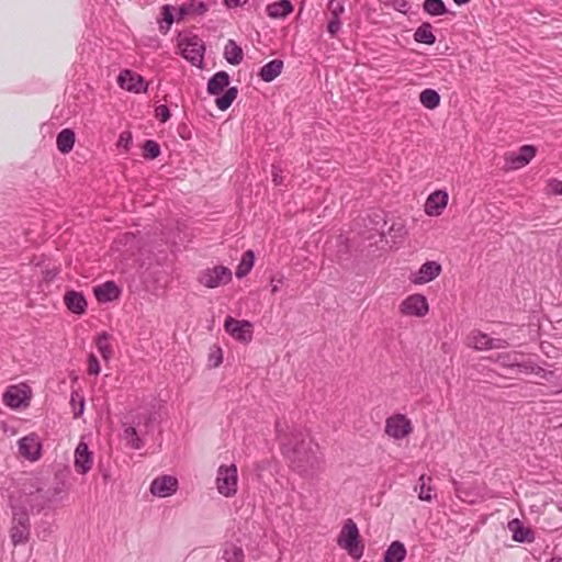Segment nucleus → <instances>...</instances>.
Here are the masks:
<instances>
[{
  "label": "nucleus",
  "mask_w": 562,
  "mask_h": 562,
  "mask_svg": "<svg viewBox=\"0 0 562 562\" xmlns=\"http://www.w3.org/2000/svg\"><path fill=\"white\" fill-rule=\"evenodd\" d=\"M238 470L236 464H222L216 472L215 487L224 497H233L237 493Z\"/></svg>",
  "instance_id": "7ed1b4c3"
},
{
  "label": "nucleus",
  "mask_w": 562,
  "mask_h": 562,
  "mask_svg": "<svg viewBox=\"0 0 562 562\" xmlns=\"http://www.w3.org/2000/svg\"><path fill=\"white\" fill-rule=\"evenodd\" d=\"M182 56L194 66H201L204 59V46L196 37L181 43Z\"/></svg>",
  "instance_id": "dca6fc26"
},
{
  "label": "nucleus",
  "mask_w": 562,
  "mask_h": 562,
  "mask_svg": "<svg viewBox=\"0 0 562 562\" xmlns=\"http://www.w3.org/2000/svg\"><path fill=\"white\" fill-rule=\"evenodd\" d=\"M282 69L283 61L280 59H273L261 67L259 71V77L265 82H271L282 72Z\"/></svg>",
  "instance_id": "4be33fe9"
},
{
  "label": "nucleus",
  "mask_w": 562,
  "mask_h": 562,
  "mask_svg": "<svg viewBox=\"0 0 562 562\" xmlns=\"http://www.w3.org/2000/svg\"><path fill=\"white\" fill-rule=\"evenodd\" d=\"M65 493V488L63 484H58L47 491L46 502H55L58 499V496Z\"/></svg>",
  "instance_id": "a18cd8bd"
},
{
  "label": "nucleus",
  "mask_w": 562,
  "mask_h": 562,
  "mask_svg": "<svg viewBox=\"0 0 562 562\" xmlns=\"http://www.w3.org/2000/svg\"><path fill=\"white\" fill-rule=\"evenodd\" d=\"M116 244L125 247L126 251L133 252L138 248L139 241L133 233H126L116 240Z\"/></svg>",
  "instance_id": "ea45409f"
},
{
  "label": "nucleus",
  "mask_w": 562,
  "mask_h": 562,
  "mask_svg": "<svg viewBox=\"0 0 562 562\" xmlns=\"http://www.w3.org/2000/svg\"><path fill=\"white\" fill-rule=\"evenodd\" d=\"M67 308L75 314H83L87 310V301L80 292L69 291L64 297Z\"/></svg>",
  "instance_id": "aec40b11"
},
{
  "label": "nucleus",
  "mask_w": 562,
  "mask_h": 562,
  "mask_svg": "<svg viewBox=\"0 0 562 562\" xmlns=\"http://www.w3.org/2000/svg\"><path fill=\"white\" fill-rule=\"evenodd\" d=\"M237 93L238 91L236 87H232L228 90H226V92L222 97L216 99L215 103L217 108L222 111L227 110L232 105L233 101L236 99Z\"/></svg>",
  "instance_id": "e433bc0d"
},
{
  "label": "nucleus",
  "mask_w": 562,
  "mask_h": 562,
  "mask_svg": "<svg viewBox=\"0 0 562 562\" xmlns=\"http://www.w3.org/2000/svg\"><path fill=\"white\" fill-rule=\"evenodd\" d=\"M156 116L157 119L161 122V123H165L169 120L170 117V112H169V109L167 105H159L156 108Z\"/></svg>",
  "instance_id": "09e8293b"
},
{
  "label": "nucleus",
  "mask_w": 562,
  "mask_h": 562,
  "mask_svg": "<svg viewBox=\"0 0 562 562\" xmlns=\"http://www.w3.org/2000/svg\"><path fill=\"white\" fill-rule=\"evenodd\" d=\"M406 557V548L400 541H393L384 553V562H402Z\"/></svg>",
  "instance_id": "bb28decb"
},
{
  "label": "nucleus",
  "mask_w": 562,
  "mask_h": 562,
  "mask_svg": "<svg viewBox=\"0 0 562 562\" xmlns=\"http://www.w3.org/2000/svg\"><path fill=\"white\" fill-rule=\"evenodd\" d=\"M456 4L458 5H462V4H465L468 2H470L471 0H453Z\"/></svg>",
  "instance_id": "bf43d9fd"
},
{
  "label": "nucleus",
  "mask_w": 562,
  "mask_h": 562,
  "mask_svg": "<svg viewBox=\"0 0 562 562\" xmlns=\"http://www.w3.org/2000/svg\"><path fill=\"white\" fill-rule=\"evenodd\" d=\"M341 27V22L339 18H330L328 24H327V31L335 35Z\"/></svg>",
  "instance_id": "8fccbe9b"
},
{
  "label": "nucleus",
  "mask_w": 562,
  "mask_h": 562,
  "mask_svg": "<svg viewBox=\"0 0 562 562\" xmlns=\"http://www.w3.org/2000/svg\"><path fill=\"white\" fill-rule=\"evenodd\" d=\"M18 447L19 453L30 461H36L41 458L42 443L34 432L19 439Z\"/></svg>",
  "instance_id": "f8f14e48"
},
{
  "label": "nucleus",
  "mask_w": 562,
  "mask_h": 562,
  "mask_svg": "<svg viewBox=\"0 0 562 562\" xmlns=\"http://www.w3.org/2000/svg\"><path fill=\"white\" fill-rule=\"evenodd\" d=\"M229 83V76L225 71L216 72L207 82L210 94L217 95L224 91Z\"/></svg>",
  "instance_id": "b1692460"
},
{
  "label": "nucleus",
  "mask_w": 562,
  "mask_h": 562,
  "mask_svg": "<svg viewBox=\"0 0 562 562\" xmlns=\"http://www.w3.org/2000/svg\"><path fill=\"white\" fill-rule=\"evenodd\" d=\"M164 13V20L167 22L168 25H170L173 22V16L171 12V7L165 5L162 8Z\"/></svg>",
  "instance_id": "864d4df0"
},
{
  "label": "nucleus",
  "mask_w": 562,
  "mask_h": 562,
  "mask_svg": "<svg viewBox=\"0 0 562 562\" xmlns=\"http://www.w3.org/2000/svg\"><path fill=\"white\" fill-rule=\"evenodd\" d=\"M101 371L100 363L93 353L88 357V373L98 375Z\"/></svg>",
  "instance_id": "de8ad7c7"
},
{
  "label": "nucleus",
  "mask_w": 562,
  "mask_h": 562,
  "mask_svg": "<svg viewBox=\"0 0 562 562\" xmlns=\"http://www.w3.org/2000/svg\"><path fill=\"white\" fill-rule=\"evenodd\" d=\"M123 438L126 443L135 450H138L143 447V440L138 437L136 428L133 426H128L123 431Z\"/></svg>",
  "instance_id": "c9c22d12"
},
{
  "label": "nucleus",
  "mask_w": 562,
  "mask_h": 562,
  "mask_svg": "<svg viewBox=\"0 0 562 562\" xmlns=\"http://www.w3.org/2000/svg\"><path fill=\"white\" fill-rule=\"evenodd\" d=\"M224 328L237 341L248 344L252 339L254 327L249 321H239L227 316Z\"/></svg>",
  "instance_id": "9d476101"
},
{
  "label": "nucleus",
  "mask_w": 562,
  "mask_h": 562,
  "mask_svg": "<svg viewBox=\"0 0 562 562\" xmlns=\"http://www.w3.org/2000/svg\"><path fill=\"white\" fill-rule=\"evenodd\" d=\"M209 360L212 362L213 367H218L223 361L221 349L217 348L213 353H211Z\"/></svg>",
  "instance_id": "3c124183"
},
{
  "label": "nucleus",
  "mask_w": 562,
  "mask_h": 562,
  "mask_svg": "<svg viewBox=\"0 0 562 562\" xmlns=\"http://www.w3.org/2000/svg\"><path fill=\"white\" fill-rule=\"evenodd\" d=\"M467 345L476 350L504 349L509 342L503 338H492L487 334L480 330H473L467 338Z\"/></svg>",
  "instance_id": "6e6552de"
},
{
  "label": "nucleus",
  "mask_w": 562,
  "mask_h": 562,
  "mask_svg": "<svg viewBox=\"0 0 562 562\" xmlns=\"http://www.w3.org/2000/svg\"><path fill=\"white\" fill-rule=\"evenodd\" d=\"M132 140H133V137H132V133L131 132H128V131L122 132L120 134V137H119V140H117V146L120 148L128 150V148H130V146L132 144Z\"/></svg>",
  "instance_id": "49530a36"
},
{
  "label": "nucleus",
  "mask_w": 562,
  "mask_h": 562,
  "mask_svg": "<svg viewBox=\"0 0 562 562\" xmlns=\"http://www.w3.org/2000/svg\"><path fill=\"white\" fill-rule=\"evenodd\" d=\"M95 345L102 358L108 361L112 357V348L110 345V336L106 333L100 334L95 339Z\"/></svg>",
  "instance_id": "473e14b6"
},
{
  "label": "nucleus",
  "mask_w": 562,
  "mask_h": 562,
  "mask_svg": "<svg viewBox=\"0 0 562 562\" xmlns=\"http://www.w3.org/2000/svg\"><path fill=\"white\" fill-rule=\"evenodd\" d=\"M508 529L513 532V539L517 542H530L533 540L531 530L524 527L519 519L510 520Z\"/></svg>",
  "instance_id": "5701e85b"
},
{
  "label": "nucleus",
  "mask_w": 562,
  "mask_h": 562,
  "mask_svg": "<svg viewBox=\"0 0 562 562\" xmlns=\"http://www.w3.org/2000/svg\"><path fill=\"white\" fill-rule=\"evenodd\" d=\"M247 0H225V3L229 8L239 7L244 4Z\"/></svg>",
  "instance_id": "4d7b16f0"
},
{
  "label": "nucleus",
  "mask_w": 562,
  "mask_h": 562,
  "mask_svg": "<svg viewBox=\"0 0 562 562\" xmlns=\"http://www.w3.org/2000/svg\"><path fill=\"white\" fill-rule=\"evenodd\" d=\"M207 10V7L204 2L198 1V2H190L184 3L179 8V14L181 16L188 15V14H203Z\"/></svg>",
  "instance_id": "72a5a7b5"
},
{
  "label": "nucleus",
  "mask_w": 562,
  "mask_h": 562,
  "mask_svg": "<svg viewBox=\"0 0 562 562\" xmlns=\"http://www.w3.org/2000/svg\"><path fill=\"white\" fill-rule=\"evenodd\" d=\"M448 193L436 191L431 193L425 203V212L429 216H439L448 204Z\"/></svg>",
  "instance_id": "6ab92c4d"
},
{
  "label": "nucleus",
  "mask_w": 562,
  "mask_h": 562,
  "mask_svg": "<svg viewBox=\"0 0 562 562\" xmlns=\"http://www.w3.org/2000/svg\"><path fill=\"white\" fill-rule=\"evenodd\" d=\"M10 539L14 547L25 544L31 537V520L25 508H13Z\"/></svg>",
  "instance_id": "f03ea898"
},
{
  "label": "nucleus",
  "mask_w": 562,
  "mask_h": 562,
  "mask_svg": "<svg viewBox=\"0 0 562 562\" xmlns=\"http://www.w3.org/2000/svg\"><path fill=\"white\" fill-rule=\"evenodd\" d=\"M414 38L418 43L432 45L436 42V36L432 33V27L429 23H423L414 33Z\"/></svg>",
  "instance_id": "c756f323"
},
{
  "label": "nucleus",
  "mask_w": 562,
  "mask_h": 562,
  "mask_svg": "<svg viewBox=\"0 0 562 562\" xmlns=\"http://www.w3.org/2000/svg\"><path fill=\"white\" fill-rule=\"evenodd\" d=\"M551 562H562V558L552 559Z\"/></svg>",
  "instance_id": "680f3d73"
},
{
  "label": "nucleus",
  "mask_w": 562,
  "mask_h": 562,
  "mask_svg": "<svg viewBox=\"0 0 562 562\" xmlns=\"http://www.w3.org/2000/svg\"><path fill=\"white\" fill-rule=\"evenodd\" d=\"M384 431L389 437L401 440L413 432V425L406 415L394 414L386 418Z\"/></svg>",
  "instance_id": "0eeeda50"
},
{
  "label": "nucleus",
  "mask_w": 562,
  "mask_h": 562,
  "mask_svg": "<svg viewBox=\"0 0 562 562\" xmlns=\"http://www.w3.org/2000/svg\"><path fill=\"white\" fill-rule=\"evenodd\" d=\"M430 482L431 477H427L423 474L418 480V485L415 487V491L418 493V498L423 502H431L434 499V488L430 485Z\"/></svg>",
  "instance_id": "cd10ccee"
},
{
  "label": "nucleus",
  "mask_w": 562,
  "mask_h": 562,
  "mask_svg": "<svg viewBox=\"0 0 562 562\" xmlns=\"http://www.w3.org/2000/svg\"><path fill=\"white\" fill-rule=\"evenodd\" d=\"M198 280L205 288L215 289L232 280V271L224 266L206 268L200 272Z\"/></svg>",
  "instance_id": "39448f33"
},
{
  "label": "nucleus",
  "mask_w": 562,
  "mask_h": 562,
  "mask_svg": "<svg viewBox=\"0 0 562 562\" xmlns=\"http://www.w3.org/2000/svg\"><path fill=\"white\" fill-rule=\"evenodd\" d=\"M30 485H31V487H34V491L32 488H30V490L24 488L25 494L33 495L34 492L41 491V488L38 486H36L35 484L31 483Z\"/></svg>",
  "instance_id": "13d9d810"
},
{
  "label": "nucleus",
  "mask_w": 562,
  "mask_h": 562,
  "mask_svg": "<svg viewBox=\"0 0 562 562\" xmlns=\"http://www.w3.org/2000/svg\"><path fill=\"white\" fill-rule=\"evenodd\" d=\"M419 101L426 109L434 110L440 103V95L434 89H425L419 94Z\"/></svg>",
  "instance_id": "2f4dec72"
},
{
  "label": "nucleus",
  "mask_w": 562,
  "mask_h": 562,
  "mask_svg": "<svg viewBox=\"0 0 562 562\" xmlns=\"http://www.w3.org/2000/svg\"><path fill=\"white\" fill-rule=\"evenodd\" d=\"M94 295L100 302H110L119 297L120 290L114 282L108 281L94 288Z\"/></svg>",
  "instance_id": "412c9836"
},
{
  "label": "nucleus",
  "mask_w": 562,
  "mask_h": 562,
  "mask_svg": "<svg viewBox=\"0 0 562 562\" xmlns=\"http://www.w3.org/2000/svg\"><path fill=\"white\" fill-rule=\"evenodd\" d=\"M516 367L519 369L520 372L526 373V374L539 373L540 371H542V369L540 367H537L532 362H524V363L517 362Z\"/></svg>",
  "instance_id": "c03bdc74"
},
{
  "label": "nucleus",
  "mask_w": 562,
  "mask_h": 562,
  "mask_svg": "<svg viewBox=\"0 0 562 562\" xmlns=\"http://www.w3.org/2000/svg\"><path fill=\"white\" fill-rule=\"evenodd\" d=\"M272 181L276 186H280L283 183L282 171L279 167L273 166L272 170Z\"/></svg>",
  "instance_id": "603ef678"
},
{
  "label": "nucleus",
  "mask_w": 562,
  "mask_h": 562,
  "mask_svg": "<svg viewBox=\"0 0 562 562\" xmlns=\"http://www.w3.org/2000/svg\"><path fill=\"white\" fill-rule=\"evenodd\" d=\"M516 353H502L498 355L497 361L504 367H516Z\"/></svg>",
  "instance_id": "37998d69"
},
{
  "label": "nucleus",
  "mask_w": 562,
  "mask_h": 562,
  "mask_svg": "<svg viewBox=\"0 0 562 562\" xmlns=\"http://www.w3.org/2000/svg\"><path fill=\"white\" fill-rule=\"evenodd\" d=\"M424 10L430 15H442L447 9L442 0H425Z\"/></svg>",
  "instance_id": "4c0bfd02"
},
{
  "label": "nucleus",
  "mask_w": 562,
  "mask_h": 562,
  "mask_svg": "<svg viewBox=\"0 0 562 562\" xmlns=\"http://www.w3.org/2000/svg\"><path fill=\"white\" fill-rule=\"evenodd\" d=\"M56 145L60 153L68 154L72 150L75 145V133L70 128H65L58 133Z\"/></svg>",
  "instance_id": "a878e982"
},
{
  "label": "nucleus",
  "mask_w": 562,
  "mask_h": 562,
  "mask_svg": "<svg viewBox=\"0 0 562 562\" xmlns=\"http://www.w3.org/2000/svg\"><path fill=\"white\" fill-rule=\"evenodd\" d=\"M327 10L330 18H339L345 12V0H328Z\"/></svg>",
  "instance_id": "a19ab883"
},
{
  "label": "nucleus",
  "mask_w": 562,
  "mask_h": 562,
  "mask_svg": "<svg viewBox=\"0 0 562 562\" xmlns=\"http://www.w3.org/2000/svg\"><path fill=\"white\" fill-rule=\"evenodd\" d=\"M254 262H255V254L252 250H247L244 255H243V258L236 269V277L238 279H241L244 278L245 276H247L250 270L252 269L254 267Z\"/></svg>",
  "instance_id": "7c9ffc66"
},
{
  "label": "nucleus",
  "mask_w": 562,
  "mask_h": 562,
  "mask_svg": "<svg viewBox=\"0 0 562 562\" xmlns=\"http://www.w3.org/2000/svg\"><path fill=\"white\" fill-rule=\"evenodd\" d=\"M442 267L437 261H426L414 273L411 274L409 280L412 283L422 285L431 282L440 276Z\"/></svg>",
  "instance_id": "ddd939ff"
},
{
  "label": "nucleus",
  "mask_w": 562,
  "mask_h": 562,
  "mask_svg": "<svg viewBox=\"0 0 562 562\" xmlns=\"http://www.w3.org/2000/svg\"><path fill=\"white\" fill-rule=\"evenodd\" d=\"M283 282V277H280L279 279L272 278L271 279V292L277 293L279 291L280 284Z\"/></svg>",
  "instance_id": "5fc2aeb1"
},
{
  "label": "nucleus",
  "mask_w": 562,
  "mask_h": 562,
  "mask_svg": "<svg viewBox=\"0 0 562 562\" xmlns=\"http://www.w3.org/2000/svg\"><path fill=\"white\" fill-rule=\"evenodd\" d=\"M552 192L555 194H562V181L553 180L551 183Z\"/></svg>",
  "instance_id": "6e6d98bb"
},
{
  "label": "nucleus",
  "mask_w": 562,
  "mask_h": 562,
  "mask_svg": "<svg viewBox=\"0 0 562 562\" xmlns=\"http://www.w3.org/2000/svg\"><path fill=\"white\" fill-rule=\"evenodd\" d=\"M293 10V5L289 0H280L267 7V14L273 19L285 18Z\"/></svg>",
  "instance_id": "393cba45"
},
{
  "label": "nucleus",
  "mask_w": 562,
  "mask_h": 562,
  "mask_svg": "<svg viewBox=\"0 0 562 562\" xmlns=\"http://www.w3.org/2000/svg\"><path fill=\"white\" fill-rule=\"evenodd\" d=\"M337 543L352 558L359 559L363 553V547L359 543L358 527L351 519H348L341 528Z\"/></svg>",
  "instance_id": "20e7f679"
},
{
  "label": "nucleus",
  "mask_w": 562,
  "mask_h": 562,
  "mask_svg": "<svg viewBox=\"0 0 562 562\" xmlns=\"http://www.w3.org/2000/svg\"><path fill=\"white\" fill-rule=\"evenodd\" d=\"M456 495L465 503L475 504L485 497L486 487L484 484L458 483L453 481Z\"/></svg>",
  "instance_id": "9b49d317"
},
{
  "label": "nucleus",
  "mask_w": 562,
  "mask_h": 562,
  "mask_svg": "<svg viewBox=\"0 0 562 562\" xmlns=\"http://www.w3.org/2000/svg\"><path fill=\"white\" fill-rule=\"evenodd\" d=\"M143 149L145 158L155 159L160 155L159 145L151 139L145 142Z\"/></svg>",
  "instance_id": "79ce46f5"
},
{
  "label": "nucleus",
  "mask_w": 562,
  "mask_h": 562,
  "mask_svg": "<svg viewBox=\"0 0 562 562\" xmlns=\"http://www.w3.org/2000/svg\"><path fill=\"white\" fill-rule=\"evenodd\" d=\"M31 389L29 385L21 383L10 385L3 393L2 401L10 408L16 409L22 406H27L31 400Z\"/></svg>",
  "instance_id": "1a4fd4ad"
},
{
  "label": "nucleus",
  "mask_w": 562,
  "mask_h": 562,
  "mask_svg": "<svg viewBox=\"0 0 562 562\" xmlns=\"http://www.w3.org/2000/svg\"><path fill=\"white\" fill-rule=\"evenodd\" d=\"M70 405L72 407V412H74V417L75 418H78L80 417L83 412H85V398L83 396L75 391L71 393V396H70Z\"/></svg>",
  "instance_id": "58836bf2"
},
{
  "label": "nucleus",
  "mask_w": 562,
  "mask_h": 562,
  "mask_svg": "<svg viewBox=\"0 0 562 562\" xmlns=\"http://www.w3.org/2000/svg\"><path fill=\"white\" fill-rule=\"evenodd\" d=\"M244 551L235 544H227L223 552L225 562H244Z\"/></svg>",
  "instance_id": "f704fd0d"
},
{
  "label": "nucleus",
  "mask_w": 562,
  "mask_h": 562,
  "mask_svg": "<svg viewBox=\"0 0 562 562\" xmlns=\"http://www.w3.org/2000/svg\"><path fill=\"white\" fill-rule=\"evenodd\" d=\"M561 427H562V424H561Z\"/></svg>",
  "instance_id": "e2e57ef3"
},
{
  "label": "nucleus",
  "mask_w": 562,
  "mask_h": 562,
  "mask_svg": "<svg viewBox=\"0 0 562 562\" xmlns=\"http://www.w3.org/2000/svg\"><path fill=\"white\" fill-rule=\"evenodd\" d=\"M398 312L403 316L424 317L429 312V304L425 295L415 293L401 302Z\"/></svg>",
  "instance_id": "423d86ee"
},
{
  "label": "nucleus",
  "mask_w": 562,
  "mask_h": 562,
  "mask_svg": "<svg viewBox=\"0 0 562 562\" xmlns=\"http://www.w3.org/2000/svg\"><path fill=\"white\" fill-rule=\"evenodd\" d=\"M117 82L121 88L135 93L145 92L147 89L144 78L131 70H123Z\"/></svg>",
  "instance_id": "f3484780"
},
{
  "label": "nucleus",
  "mask_w": 562,
  "mask_h": 562,
  "mask_svg": "<svg viewBox=\"0 0 562 562\" xmlns=\"http://www.w3.org/2000/svg\"><path fill=\"white\" fill-rule=\"evenodd\" d=\"M536 155V148L531 145H524L518 153H509L505 156L506 169L516 170L525 167Z\"/></svg>",
  "instance_id": "4468645a"
},
{
  "label": "nucleus",
  "mask_w": 562,
  "mask_h": 562,
  "mask_svg": "<svg viewBox=\"0 0 562 562\" xmlns=\"http://www.w3.org/2000/svg\"><path fill=\"white\" fill-rule=\"evenodd\" d=\"M407 5V2L406 1H402L401 4H400V8L398 10L400 11H404V8Z\"/></svg>",
  "instance_id": "052dcab7"
},
{
  "label": "nucleus",
  "mask_w": 562,
  "mask_h": 562,
  "mask_svg": "<svg viewBox=\"0 0 562 562\" xmlns=\"http://www.w3.org/2000/svg\"><path fill=\"white\" fill-rule=\"evenodd\" d=\"M277 439L291 468L300 476L313 479L324 469L318 446L302 429L291 428L286 422L276 423Z\"/></svg>",
  "instance_id": "f257e3e1"
},
{
  "label": "nucleus",
  "mask_w": 562,
  "mask_h": 562,
  "mask_svg": "<svg viewBox=\"0 0 562 562\" xmlns=\"http://www.w3.org/2000/svg\"><path fill=\"white\" fill-rule=\"evenodd\" d=\"M224 56L231 65H239L243 60V49L235 41L229 40L225 45Z\"/></svg>",
  "instance_id": "c85d7f7f"
},
{
  "label": "nucleus",
  "mask_w": 562,
  "mask_h": 562,
  "mask_svg": "<svg viewBox=\"0 0 562 562\" xmlns=\"http://www.w3.org/2000/svg\"><path fill=\"white\" fill-rule=\"evenodd\" d=\"M93 458L89 451L88 445L80 441L75 450L74 465L78 473L87 474L92 467Z\"/></svg>",
  "instance_id": "a211bd4d"
},
{
  "label": "nucleus",
  "mask_w": 562,
  "mask_h": 562,
  "mask_svg": "<svg viewBox=\"0 0 562 562\" xmlns=\"http://www.w3.org/2000/svg\"><path fill=\"white\" fill-rule=\"evenodd\" d=\"M178 490V480L172 475H160L156 477L149 487L150 493L157 497H168Z\"/></svg>",
  "instance_id": "2eb2a0df"
}]
</instances>
